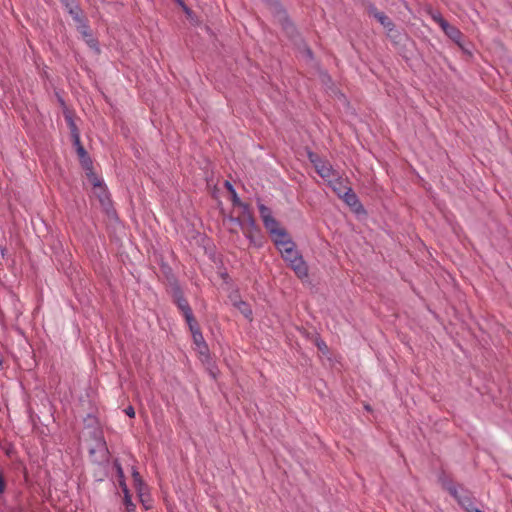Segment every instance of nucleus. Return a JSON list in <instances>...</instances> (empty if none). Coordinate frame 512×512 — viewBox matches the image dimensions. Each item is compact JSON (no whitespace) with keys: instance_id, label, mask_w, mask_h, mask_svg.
I'll return each instance as SVG.
<instances>
[{"instance_id":"nucleus-26","label":"nucleus","mask_w":512,"mask_h":512,"mask_svg":"<svg viewBox=\"0 0 512 512\" xmlns=\"http://www.w3.org/2000/svg\"><path fill=\"white\" fill-rule=\"evenodd\" d=\"M225 187L231 193L232 201H233L234 205L241 206V204H244L243 202L240 201V199L236 193V190L234 189L233 185L229 181L225 182Z\"/></svg>"},{"instance_id":"nucleus-15","label":"nucleus","mask_w":512,"mask_h":512,"mask_svg":"<svg viewBox=\"0 0 512 512\" xmlns=\"http://www.w3.org/2000/svg\"><path fill=\"white\" fill-rule=\"evenodd\" d=\"M63 5L76 23L85 19V16L83 15V10L80 8L76 1L70 0L65 2Z\"/></svg>"},{"instance_id":"nucleus-16","label":"nucleus","mask_w":512,"mask_h":512,"mask_svg":"<svg viewBox=\"0 0 512 512\" xmlns=\"http://www.w3.org/2000/svg\"><path fill=\"white\" fill-rule=\"evenodd\" d=\"M327 182L331 189L337 194L339 198H341L343 193H345V191L349 188L345 184L346 180H344L338 174L330 178Z\"/></svg>"},{"instance_id":"nucleus-36","label":"nucleus","mask_w":512,"mask_h":512,"mask_svg":"<svg viewBox=\"0 0 512 512\" xmlns=\"http://www.w3.org/2000/svg\"><path fill=\"white\" fill-rule=\"evenodd\" d=\"M145 496H146V494L144 495V503H142V504L144 505V507H145L146 509H149V508H150V504H148V501H147V499L145 498Z\"/></svg>"},{"instance_id":"nucleus-18","label":"nucleus","mask_w":512,"mask_h":512,"mask_svg":"<svg viewBox=\"0 0 512 512\" xmlns=\"http://www.w3.org/2000/svg\"><path fill=\"white\" fill-rule=\"evenodd\" d=\"M132 477H133L134 486L139 495L140 501L142 503H144V495H145V491L147 490V486L144 483V481L142 480L139 472L136 469H133Z\"/></svg>"},{"instance_id":"nucleus-30","label":"nucleus","mask_w":512,"mask_h":512,"mask_svg":"<svg viewBox=\"0 0 512 512\" xmlns=\"http://www.w3.org/2000/svg\"><path fill=\"white\" fill-rule=\"evenodd\" d=\"M81 166L85 170V174L87 177H92V175L95 173L92 160Z\"/></svg>"},{"instance_id":"nucleus-23","label":"nucleus","mask_w":512,"mask_h":512,"mask_svg":"<svg viewBox=\"0 0 512 512\" xmlns=\"http://www.w3.org/2000/svg\"><path fill=\"white\" fill-rule=\"evenodd\" d=\"M65 119L68 123L73 142L78 143V140L80 139V135H79V130H78L73 118L70 115L66 114Z\"/></svg>"},{"instance_id":"nucleus-41","label":"nucleus","mask_w":512,"mask_h":512,"mask_svg":"<svg viewBox=\"0 0 512 512\" xmlns=\"http://www.w3.org/2000/svg\"><path fill=\"white\" fill-rule=\"evenodd\" d=\"M307 52H308L309 56L312 55V51L310 49H308Z\"/></svg>"},{"instance_id":"nucleus-33","label":"nucleus","mask_w":512,"mask_h":512,"mask_svg":"<svg viewBox=\"0 0 512 512\" xmlns=\"http://www.w3.org/2000/svg\"><path fill=\"white\" fill-rule=\"evenodd\" d=\"M125 414L128 415L129 417L133 418L135 416V410L132 406H128L125 410H124Z\"/></svg>"},{"instance_id":"nucleus-19","label":"nucleus","mask_w":512,"mask_h":512,"mask_svg":"<svg viewBox=\"0 0 512 512\" xmlns=\"http://www.w3.org/2000/svg\"><path fill=\"white\" fill-rule=\"evenodd\" d=\"M113 466L116 470L119 486L121 487L123 494H124V493H126V491H129V489H128L126 481H125V474H124L123 468L121 466V463L117 459L114 460Z\"/></svg>"},{"instance_id":"nucleus-29","label":"nucleus","mask_w":512,"mask_h":512,"mask_svg":"<svg viewBox=\"0 0 512 512\" xmlns=\"http://www.w3.org/2000/svg\"><path fill=\"white\" fill-rule=\"evenodd\" d=\"M89 179V181L91 182V184L93 185V187L95 189L97 188H102V186H104L105 184L103 183V181L98 178V176L94 173L92 175V177H87Z\"/></svg>"},{"instance_id":"nucleus-32","label":"nucleus","mask_w":512,"mask_h":512,"mask_svg":"<svg viewBox=\"0 0 512 512\" xmlns=\"http://www.w3.org/2000/svg\"><path fill=\"white\" fill-rule=\"evenodd\" d=\"M197 348H198L200 354H202V355H206L209 352V348H208V345L206 342L204 343V346L198 345Z\"/></svg>"},{"instance_id":"nucleus-34","label":"nucleus","mask_w":512,"mask_h":512,"mask_svg":"<svg viewBox=\"0 0 512 512\" xmlns=\"http://www.w3.org/2000/svg\"><path fill=\"white\" fill-rule=\"evenodd\" d=\"M5 487H6L5 480H4L2 473L0 472V493L4 492Z\"/></svg>"},{"instance_id":"nucleus-24","label":"nucleus","mask_w":512,"mask_h":512,"mask_svg":"<svg viewBox=\"0 0 512 512\" xmlns=\"http://www.w3.org/2000/svg\"><path fill=\"white\" fill-rule=\"evenodd\" d=\"M428 15L431 17V19L437 23L440 27L447 21L443 18L442 14L439 11L429 9Z\"/></svg>"},{"instance_id":"nucleus-7","label":"nucleus","mask_w":512,"mask_h":512,"mask_svg":"<svg viewBox=\"0 0 512 512\" xmlns=\"http://www.w3.org/2000/svg\"><path fill=\"white\" fill-rule=\"evenodd\" d=\"M77 30L82 35V37H83L84 41L87 43V45L90 48H93L97 52H99L98 41L93 37L92 31L90 29V26H89L86 18L77 22Z\"/></svg>"},{"instance_id":"nucleus-8","label":"nucleus","mask_w":512,"mask_h":512,"mask_svg":"<svg viewBox=\"0 0 512 512\" xmlns=\"http://www.w3.org/2000/svg\"><path fill=\"white\" fill-rule=\"evenodd\" d=\"M284 260L287 262V266H289L300 279L308 278V265L304 261V258H284Z\"/></svg>"},{"instance_id":"nucleus-40","label":"nucleus","mask_w":512,"mask_h":512,"mask_svg":"<svg viewBox=\"0 0 512 512\" xmlns=\"http://www.w3.org/2000/svg\"><path fill=\"white\" fill-rule=\"evenodd\" d=\"M59 101L62 105H64V100L62 98H59Z\"/></svg>"},{"instance_id":"nucleus-38","label":"nucleus","mask_w":512,"mask_h":512,"mask_svg":"<svg viewBox=\"0 0 512 512\" xmlns=\"http://www.w3.org/2000/svg\"><path fill=\"white\" fill-rule=\"evenodd\" d=\"M471 512H482L480 509L474 507L473 510Z\"/></svg>"},{"instance_id":"nucleus-6","label":"nucleus","mask_w":512,"mask_h":512,"mask_svg":"<svg viewBox=\"0 0 512 512\" xmlns=\"http://www.w3.org/2000/svg\"><path fill=\"white\" fill-rule=\"evenodd\" d=\"M95 194L100 202V205L106 215L110 218L116 216V210L113 207L112 200L110 198V194L106 188V186H102V188H97Z\"/></svg>"},{"instance_id":"nucleus-5","label":"nucleus","mask_w":512,"mask_h":512,"mask_svg":"<svg viewBox=\"0 0 512 512\" xmlns=\"http://www.w3.org/2000/svg\"><path fill=\"white\" fill-rule=\"evenodd\" d=\"M368 14L373 16L386 29L389 37H394L395 25L392 20L383 12L379 11L373 4L367 8Z\"/></svg>"},{"instance_id":"nucleus-25","label":"nucleus","mask_w":512,"mask_h":512,"mask_svg":"<svg viewBox=\"0 0 512 512\" xmlns=\"http://www.w3.org/2000/svg\"><path fill=\"white\" fill-rule=\"evenodd\" d=\"M124 505L126 508V512H136V505L132 502V498L129 491L124 493Z\"/></svg>"},{"instance_id":"nucleus-14","label":"nucleus","mask_w":512,"mask_h":512,"mask_svg":"<svg viewBox=\"0 0 512 512\" xmlns=\"http://www.w3.org/2000/svg\"><path fill=\"white\" fill-rule=\"evenodd\" d=\"M441 29L445 33L447 37H449L453 42L458 45H461V40L463 39V33L455 26L451 25L448 21H446Z\"/></svg>"},{"instance_id":"nucleus-22","label":"nucleus","mask_w":512,"mask_h":512,"mask_svg":"<svg viewBox=\"0 0 512 512\" xmlns=\"http://www.w3.org/2000/svg\"><path fill=\"white\" fill-rule=\"evenodd\" d=\"M234 307L237 308L246 319L252 320V309L246 301L242 300L241 302H238Z\"/></svg>"},{"instance_id":"nucleus-27","label":"nucleus","mask_w":512,"mask_h":512,"mask_svg":"<svg viewBox=\"0 0 512 512\" xmlns=\"http://www.w3.org/2000/svg\"><path fill=\"white\" fill-rule=\"evenodd\" d=\"M307 157L313 166L318 164L322 159L317 153H315L311 150L307 151Z\"/></svg>"},{"instance_id":"nucleus-37","label":"nucleus","mask_w":512,"mask_h":512,"mask_svg":"<svg viewBox=\"0 0 512 512\" xmlns=\"http://www.w3.org/2000/svg\"><path fill=\"white\" fill-rule=\"evenodd\" d=\"M175 2L178 4V5H183V0H175Z\"/></svg>"},{"instance_id":"nucleus-1","label":"nucleus","mask_w":512,"mask_h":512,"mask_svg":"<svg viewBox=\"0 0 512 512\" xmlns=\"http://www.w3.org/2000/svg\"><path fill=\"white\" fill-rule=\"evenodd\" d=\"M268 231L271 234L272 240L276 248L279 250L281 254H290L294 250L295 243L293 242L291 236L284 228H281L279 224L272 230Z\"/></svg>"},{"instance_id":"nucleus-20","label":"nucleus","mask_w":512,"mask_h":512,"mask_svg":"<svg viewBox=\"0 0 512 512\" xmlns=\"http://www.w3.org/2000/svg\"><path fill=\"white\" fill-rule=\"evenodd\" d=\"M279 21H280L283 29L286 31L287 35L290 37H293V35L296 33V29H295L293 23L287 17V14L284 10L281 11V16L279 18Z\"/></svg>"},{"instance_id":"nucleus-4","label":"nucleus","mask_w":512,"mask_h":512,"mask_svg":"<svg viewBox=\"0 0 512 512\" xmlns=\"http://www.w3.org/2000/svg\"><path fill=\"white\" fill-rule=\"evenodd\" d=\"M89 456L91 461L96 464H102L108 461L109 451L106 442L102 438H99L95 446L89 449Z\"/></svg>"},{"instance_id":"nucleus-28","label":"nucleus","mask_w":512,"mask_h":512,"mask_svg":"<svg viewBox=\"0 0 512 512\" xmlns=\"http://www.w3.org/2000/svg\"><path fill=\"white\" fill-rule=\"evenodd\" d=\"M228 298L229 300L231 301V303L233 304V306H235L238 302H241L242 299L240 297V294H239V290L238 289H235L233 290L229 295H228Z\"/></svg>"},{"instance_id":"nucleus-31","label":"nucleus","mask_w":512,"mask_h":512,"mask_svg":"<svg viewBox=\"0 0 512 512\" xmlns=\"http://www.w3.org/2000/svg\"><path fill=\"white\" fill-rule=\"evenodd\" d=\"M219 274L224 283L228 284L231 281V278L226 270L219 272Z\"/></svg>"},{"instance_id":"nucleus-2","label":"nucleus","mask_w":512,"mask_h":512,"mask_svg":"<svg viewBox=\"0 0 512 512\" xmlns=\"http://www.w3.org/2000/svg\"><path fill=\"white\" fill-rule=\"evenodd\" d=\"M169 293L173 299L174 304L183 315L186 323L188 324L196 320L192 308L184 296L182 288H175L174 290L169 291Z\"/></svg>"},{"instance_id":"nucleus-35","label":"nucleus","mask_w":512,"mask_h":512,"mask_svg":"<svg viewBox=\"0 0 512 512\" xmlns=\"http://www.w3.org/2000/svg\"><path fill=\"white\" fill-rule=\"evenodd\" d=\"M183 9V11L185 12V14L187 16H191L192 15V10L183 2V5H180Z\"/></svg>"},{"instance_id":"nucleus-3","label":"nucleus","mask_w":512,"mask_h":512,"mask_svg":"<svg viewBox=\"0 0 512 512\" xmlns=\"http://www.w3.org/2000/svg\"><path fill=\"white\" fill-rule=\"evenodd\" d=\"M240 207L242 208V216L236 219L232 218L231 220L238 223L242 229L248 233L258 231L256 221L253 217V213L251 212L249 204H241Z\"/></svg>"},{"instance_id":"nucleus-13","label":"nucleus","mask_w":512,"mask_h":512,"mask_svg":"<svg viewBox=\"0 0 512 512\" xmlns=\"http://www.w3.org/2000/svg\"><path fill=\"white\" fill-rule=\"evenodd\" d=\"M341 199L349 206L351 207L355 212H358L360 209H363V206L356 195V193L353 191V189L350 187L348 188L345 193H343Z\"/></svg>"},{"instance_id":"nucleus-21","label":"nucleus","mask_w":512,"mask_h":512,"mask_svg":"<svg viewBox=\"0 0 512 512\" xmlns=\"http://www.w3.org/2000/svg\"><path fill=\"white\" fill-rule=\"evenodd\" d=\"M73 144L76 147V152L79 157V161H80L81 165L92 160L91 157L89 156L88 152L85 150V148L81 144L80 139L78 140V143L73 142Z\"/></svg>"},{"instance_id":"nucleus-9","label":"nucleus","mask_w":512,"mask_h":512,"mask_svg":"<svg viewBox=\"0 0 512 512\" xmlns=\"http://www.w3.org/2000/svg\"><path fill=\"white\" fill-rule=\"evenodd\" d=\"M258 210L266 230H272L279 222L273 217L272 211L263 203H258Z\"/></svg>"},{"instance_id":"nucleus-17","label":"nucleus","mask_w":512,"mask_h":512,"mask_svg":"<svg viewBox=\"0 0 512 512\" xmlns=\"http://www.w3.org/2000/svg\"><path fill=\"white\" fill-rule=\"evenodd\" d=\"M188 327H189V330L192 334V338H193V342L196 346L198 345H202L204 346V343L206 342L204 337H203V334L201 332V329H200V326L197 322V320H194L193 322L191 323H188L187 324Z\"/></svg>"},{"instance_id":"nucleus-39","label":"nucleus","mask_w":512,"mask_h":512,"mask_svg":"<svg viewBox=\"0 0 512 512\" xmlns=\"http://www.w3.org/2000/svg\"><path fill=\"white\" fill-rule=\"evenodd\" d=\"M2 365H3V359H2V357L0 356V369L2 368Z\"/></svg>"},{"instance_id":"nucleus-11","label":"nucleus","mask_w":512,"mask_h":512,"mask_svg":"<svg viewBox=\"0 0 512 512\" xmlns=\"http://www.w3.org/2000/svg\"><path fill=\"white\" fill-rule=\"evenodd\" d=\"M160 270L165 278V283L169 288L168 292L174 290L175 288L181 287L176 276L174 275V273L172 271V268L169 265L162 262L161 266H160Z\"/></svg>"},{"instance_id":"nucleus-10","label":"nucleus","mask_w":512,"mask_h":512,"mask_svg":"<svg viewBox=\"0 0 512 512\" xmlns=\"http://www.w3.org/2000/svg\"><path fill=\"white\" fill-rule=\"evenodd\" d=\"M449 493L455 497L458 503L467 511L471 512L473 510L474 503L472 498L467 493H459L456 487H449Z\"/></svg>"},{"instance_id":"nucleus-12","label":"nucleus","mask_w":512,"mask_h":512,"mask_svg":"<svg viewBox=\"0 0 512 512\" xmlns=\"http://www.w3.org/2000/svg\"><path fill=\"white\" fill-rule=\"evenodd\" d=\"M318 175L324 180L328 181L330 178L336 176L337 172L333 169L332 165L326 161L321 159V161L314 166Z\"/></svg>"}]
</instances>
